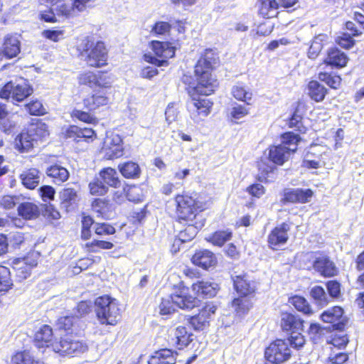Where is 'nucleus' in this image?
Segmentation results:
<instances>
[{"label": "nucleus", "instance_id": "f257e3e1", "mask_svg": "<svg viewBox=\"0 0 364 364\" xmlns=\"http://www.w3.org/2000/svg\"><path fill=\"white\" fill-rule=\"evenodd\" d=\"M217 60L215 53L212 50H206L195 66L197 82H193L192 77L186 75L182 78L183 82L189 85L188 92L192 99L188 102L187 107L191 118L196 123H199L209 114L213 105L209 100L200 98L198 95H210L218 87V82L211 74L213 66L217 63Z\"/></svg>", "mask_w": 364, "mask_h": 364}, {"label": "nucleus", "instance_id": "f03ea898", "mask_svg": "<svg viewBox=\"0 0 364 364\" xmlns=\"http://www.w3.org/2000/svg\"><path fill=\"white\" fill-rule=\"evenodd\" d=\"M300 137L293 132H287L282 135V144L270 146L266 157L258 162L260 178L266 179L276 168L275 164L282 165L289 160L291 154L297 149Z\"/></svg>", "mask_w": 364, "mask_h": 364}, {"label": "nucleus", "instance_id": "7ed1b4c3", "mask_svg": "<svg viewBox=\"0 0 364 364\" xmlns=\"http://www.w3.org/2000/svg\"><path fill=\"white\" fill-rule=\"evenodd\" d=\"M79 55L92 67H101L107 59V51L102 41L95 42L88 37L83 38L77 46Z\"/></svg>", "mask_w": 364, "mask_h": 364}, {"label": "nucleus", "instance_id": "20e7f679", "mask_svg": "<svg viewBox=\"0 0 364 364\" xmlns=\"http://www.w3.org/2000/svg\"><path fill=\"white\" fill-rule=\"evenodd\" d=\"M232 279L235 289L240 294L232 301V306L239 315L244 314L252 306L249 296L255 292V282L247 274L232 276Z\"/></svg>", "mask_w": 364, "mask_h": 364}, {"label": "nucleus", "instance_id": "39448f33", "mask_svg": "<svg viewBox=\"0 0 364 364\" xmlns=\"http://www.w3.org/2000/svg\"><path fill=\"white\" fill-rule=\"evenodd\" d=\"M188 291L187 288L183 287L171 296L163 298L159 306L160 314L162 315L170 314L176 310V307L187 310L195 307L198 301Z\"/></svg>", "mask_w": 364, "mask_h": 364}, {"label": "nucleus", "instance_id": "423d86ee", "mask_svg": "<svg viewBox=\"0 0 364 364\" xmlns=\"http://www.w3.org/2000/svg\"><path fill=\"white\" fill-rule=\"evenodd\" d=\"M49 135L47 125L39 122L32 124L26 132H22L14 141L15 149L23 153L29 151L37 144Z\"/></svg>", "mask_w": 364, "mask_h": 364}, {"label": "nucleus", "instance_id": "0eeeda50", "mask_svg": "<svg viewBox=\"0 0 364 364\" xmlns=\"http://www.w3.org/2000/svg\"><path fill=\"white\" fill-rule=\"evenodd\" d=\"M95 312L100 323L115 325L120 317V309L116 299L105 295L95 300Z\"/></svg>", "mask_w": 364, "mask_h": 364}, {"label": "nucleus", "instance_id": "6e6552de", "mask_svg": "<svg viewBox=\"0 0 364 364\" xmlns=\"http://www.w3.org/2000/svg\"><path fill=\"white\" fill-rule=\"evenodd\" d=\"M51 347L55 353L62 356H79L88 349L87 345L83 341L73 335H66L60 337L58 341L51 343Z\"/></svg>", "mask_w": 364, "mask_h": 364}, {"label": "nucleus", "instance_id": "1a4fd4ad", "mask_svg": "<svg viewBox=\"0 0 364 364\" xmlns=\"http://www.w3.org/2000/svg\"><path fill=\"white\" fill-rule=\"evenodd\" d=\"M33 89L28 81L21 78L6 84L0 92V97L3 99L11 97L14 101L21 102L31 95Z\"/></svg>", "mask_w": 364, "mask_h": 364}, {"label": "nucleus", "instance_id": "9d476101", "mask_svg": "<svg viewBox=\"0 0 364 364\" xmlns=\"http://www.w3.org/2000/svg\"><path fill=\"white\" fill-rule=\"evenodd\" d=\"M264 355L269 362L280 364L290 358L291 350L285 340L277 339L266 348Z\"/></svg>", "mask_w": 364, "mask_h": 364}, {"label": "nucleus", "instance_id": "9b49d317", "mask_svg": "<svg viewBox=\"0 0 364 364\" xmlns=\"http://www.w3.org/2000/svg\"><path fill=\"white\" fill-rule=\"evenodd\" d=\"M176 214L178 220L192 223L197 215L199 207L196 200L188 196L178 195L176 197Z\"/></svg>", "mask_w": 364, "mask_h": 364}, {"label": "nucleus", "instance_id": "f8f14e48", "mask_svg": "<svg viewBox=\"0 0 364 364\" xmlns=\"http://www.w3.org/2000/svg\"><path fill=\"white\" fill-rule=\"evenodd\" d=\"M151 47L154 54L164 59L159 60L151 54L146 53L144 55V59L147 63H150L157 66H163L167 64L166 59L171 58L175 55V49L168 42H161L159 41H153Z\"/></svg>", "mask_w": 364, "mask_h": 364}, {"label": "nucleus", "instance_id": "ddd939ff", "mask_svg": "<svg viewBox=\"0 0 364 364\" xmlns=\"http://www.w3.org/2000/svg\"><path fill=\"white\" fill-rule=\"evenodd\" d=\"M102 153L104 154L107 159H113L119 158L124 154L122 147V139L120 136L116 134H112L105 138Z\"/></svg>", "mask_w": 364, "mask_h": 364}, {"label": "nucleus", "instance_id": "4468645a", "mask_svg": "<svg viewBox=\"0 0 364 364\" xmlns=\"http://www.w3.org/2000/svg\"><path fill=\"white\" fill-rule=\"evenodd\" d=\"M217 306L213 303H207L199 313L190 318L189 323L196 331H202L209 326Z\"/></svg>", "mask_w": 364, "mask_h": 364}, {"label": "nucleus", "instance_id": "2eb2a0df", "mask_svg": "<svg viewBox=\"0 0 364 364\" xmlns=\"http://www.w3.org/2000/svg\"><path fill=\"white\" fill-rule=\"evenodd\" d=\"M314 268L324 277H333L338 272L335 264L325 255H319L314 261Z\"/></svg>", "mask_w": 364, "mask_h": 364}, {"label": "nucleus", "instance_id": "dca6fc26", "mask_svg": "<svg viewBox=\"0 0 364 364\" xmlns=\"http://www.w3.org/2000/svg\"><path fill=\"white\" fill-rule=\"evenodd\" d=\"M343 314V309L336 306L323 311L321 314V318L326 323H333V327L335 329L341 330L345 325L342 318Z\"/></svg>", "mask_w": 364, "mask_h": 364}, {"label": "nucleus", "instance_id": "f3484780", "mask_svg": "<svg viewBox=\"0 0 364 364\" xmlns=\"http://www.w3.org/2000/svg\"><path fill=\"white\" fill-rule=\"evenodd\" d=\"M289 230L290 227L286 223L274 228L268 236L269 246L274 248V247L285 244L289 238L287 232Z\"/></svg>", "mask_w": 364, "mask_h": 364}, {"label": "nucleus", "instance_id": "a211bd4d", "mask_svg": "<svg viewBox=\"0 0 364 364\" xmlns=\"http://www.w3.org/2000/svg\"><path fill=\"white\" fill-rule=\"evenodd\" d=\"M193 333L188 332L184 326H178L175 331L173 337L171 338V344L176 348L181 350L187 347L193 340Z\"/></svg>", "mask_w": 364, "mask_h": 364}, {"label": "nucleus", "instance_id": "6ab92c4d", "mask_svg": "<svg viewBox=\"0 0 364 364\" xmlns=\"http://www.w3.org/2000/svg\"><path fill=\"white\" fill-rule=\"evenodd\" d=\"M348 60V58L346 54L334 47L327 50L326 57L323 59V63L332 67L341 68L346 65Z\"/></svg>", "mask_w": 364, "mask_h": 364}, {"label": "nucleus", "instance_id": "aec40b11", "mask_svg": "<svg viewBox=\"0 0 364 364\" xmlns=\"http://www.w3.org/2000/svg\"><path fill=\"white\" fill-rule=\"evenodd\" d=\"M303 321L298 316L290 313H282L281 315V326L283 331L294 333L303 330Z\"/></svg>", "mask_w": 364, "mask_h": 364}, {"label": "nucleus", "instance_id": "412c9836", "mask_svg": "<svg viewBox=\"0 0 364 364\" xmlns=\"http://www.w3.org/2000/svg\"><path fill=\"white\" fill-rule=\"evenodd\" d=\"M191 260L194 264L205 269L215 265L216 263V258L214 254L208 250H200L196 252L192 257Z\"/></svg>", "mask_w": 364, "mask_h": 364}, {"label": "nucleus", "instance_id": "4be33fe9", "mask_svg": "<svg viewBox=\"0 0 364 364\" xmlns=\"http://www.w3.org/2000/svg\"><path fill=\"white\" fill-rule=\"evenodd\" d=\"M313 196L311 189L294 188L284 194L285 200L290 203H306Z\"/></svg>", "mask_w": 364, "mask_h": 364}, {"label": "nucleus", "instance_id": "5701e85b", "mask_svg": "<svg viewBox=\"0 0 364 364\" xmlns=\"http://www.w3.org/2000/svg\"><path fill=\"white\" fill-rule=\"evenodd\" d=\"M192 289L198 296L213 297L217 294L218 285L209 281H199L193 284Z\"/></svg>", "mask_w": 364, "mask_h": 364}, {"label": "nucleus", "instance_id": "b1692460", "mask_svg": "<svg viewBox=\"0 0 364 364\" xmlns=\"http://www.w3.org/2000/svg\"><path fill=\"white\" fill-rule=\"evenodd\" d=\"M108 97L105 95L104 91L94 90L92 95L87 97L84 100V105L89 110H95L100 106L107 105Z\"/></svg>", "mask_w": 364, "mask_h": 364}, {"label": "nucleus", "instance_id": "393cba45", "mask_svg": "<svg viewBox=\"0 0 364 364\" xmlns=\"http://www.w3.org/2000/svg\"><path fill=\"white\" fill-rule=\"evenodd\" d=\"M47 176L53 179V183L60 184L66 181L69 178V172L65 167L54 164L46 168Z\"/></svg>", "mask_w": 364, "mask_h": 364}, {"label": "nucleus", "instance_id": "a878e982", "mask_svg": "<svg viewBox=\"0 0 364 364\" xmlns=\"http://www.w3.org/2000/svg\"><path fill=\"white\" fill-rule=\"evenodd\" d=\"M52 328L48 325H43L35 334L34 344L38 348L48 347V343L52 341Z\"/></svg>", "mask_w": 364, "mask_h": 364}, {"label": "nucleus", "instance_id": "bb28decb", "mask_svg": "<svg viewBox=\"0 0 364 364\" xmlns=\"http://www.w3.org/2000/svg\"><path fill=\"white\" fill-rule=\"evenodd\" d=\"M310 296L313 303L319 308L327 306L330 302V296L326 292V289L321 286H314L310 289Z\"/></svg>", "mask_w": 364, "mask_h": 364}, {"label": "nucleus", "instance_id": "cd10ccee", "mask_svg": "<svg viewBox=\"0 0 364 364\" xmlns=\"http://www.w3.org/2000/svg\"><path fill=\"white\" fill-rule=\"evenodd\" d=\"M149 364H175L176 358L170 349H161L154 353L148 361Z\"/></svg>", "mask_w": 364, "mask_h": 364}, {"label": "nucleus", "instance_id": "c85d7f7f", "mask_svg": "<svg viewBox=\"0 0 364 364\" xmlns=\"http://www.w3.org/2000/svg\"><path fill=\"white\" fill-rule=\"evenodd\" d=\"M121 174L126 178L136 179L141 175V168L139 164L134 161H126L118 165Z\"/></svg>", "mask_w": 364, "mask_h": 364}, {"label": "nucleus", "instance_id": "c756f323", "mask_svg": "<svg viewBox=\"0 0 364 364\" xmlns=\"http://www.w3.org/2000/svg\"><path fill=\"white\" fill-rule=\"evenodd\" d=\"M259 14L264 18L275 17L279 9V3L276 0H259Z\"/></svg>", "mask_w": 364, "mask_h": 364}, {"label": "nucleus", "instance_id": "7c9ffc66", "mask_svg": "<svg viewBox=\"0 0 364 364\" xmlns=\"http://www.w3.org/2000/svg\"><path fill=\"white\" fill-rule=\"evenodd\" d=\"M22 184L28 189L36 188L40 183V173L36 168H31L21 174Z\"/></svg>", "mask_w": 364, "mask_h": 364}, {"label": "nucleus", "instance_id": "2f4dec72", "mask_svg": "<svg viewBox=\"0 0 364 364\" xmlns=\"http://www.w3.org/2000/svg\"><path fill=\"white\" fill-rule=\"evenodd\" d=\"M52 4L53 9L58 16H65L66 18L76 16V11L73 8V4H67L63 0H46Z\"/></svg>", "mask_w": 364, "mask_h": 364}, {"label": "nucleus", "instance_id": "473e14b6", "mask_svg": "<svg viewBox=\"0 0 364 364\" xmlns=\"http://www.w3.org/2000/svg\"><path fill=\"white\" fill-rule=\"evenodd\" d=\"M4 58H12L20 53V41L16 36L7 37L4 44V50H1Z\"/></svg>", "mask_w": 364, "mask_h": 364}, {"label": "nucleus", "instance_id": "72a5a7b5", "mask_svg": "<svg viewBox=\"0 0 364 364\" xmlns=\"http://www.w3.org/2000/svg\"><path fill=\"white\" fill-rule=\"evenodd\" d=\"M18 215L26 220H33L38 218L40 210L36 204L30 202L21 203L18 207Z\"/></svg>", "mask_w": 364, "mask_h": 364}, {"label": "nucleus", "instance_id": "f704fd0d", "mask_svg": "<svg viewBox=\"0 0 364 364\" xmlns=\"http://www.w3.org/2000/svg\"><path fill=\"white\" fill-rule=\"evenodd\" d=\"M28 258L18 259L14 262V269L16 272V276L20 279H26L30 275L32 267L37 264L35 262L28 263Z\"/></svg>", "mask_w": 364, "mask_h": 364}, {"label": "nucleus", "instance_id": "c9c22d12", "mask_svg": "<svg viewBox=\"0 0 364 364\" xmlns=\"http://www.w3.org/2000/svg\"><path fill=\"white\" fill-rule=\"evenodd\" d=\"M328 38V36L323 33L318 34L314 38L308 51L309 58L316 59L318 57Z\"/></svg>", "mask_w": 364, "mask_h": 364}, {"label": "nucleus", "instance_id": "e433bc0d", "mask_svg": "<svg viewBox=\"0 0 364 364\" xmlns=\"http://www.w3.org/2000/svg\"><path fill=\"white\" fill-rule=\"evenodd\" d=\"M100 176L105 185L107 184L114 188H118L121 186L118 173L116 170L112 168L109 167L104 168L100 171Z\"/></svg>", "mask_w": 364, "mask_h": 364}, {"label": "nucleus", "instance_id": "4c0bfd02", "mask_svg": "<svg viewBox=\"0 0 364 364\" xmlns=\"http://www.w3.org/2000/svg\"><path fill=\"white\" fill-rule=\"evenodd\" d=\"M60 196L62 200V203L67 208L75 205L80 200L77 191L73 188H64L60 192Z\"/></svg>", "mask_w": 364, "mask_h": 364}, {"label": "nucleus", "instance_id": "58836bf2", "mask_svg": "<svg viewBox=\"0 0 364 364\" xmlns=\"http://www.w3.org/2000/svg\"><path fill=\"white\" fill-rule=\"evenodd\" d=\"M197 233L198 228L193 224H188L183 230L180 231L178 237L174 240L173 246L192 240Z\"/></svg>", "mask_w": 364, "mask_h": 364}, {"label": "nucleus", "instance_id": "ea45409f", "mask_svg": "<svg viewBox=\"0 0 364 364\" xmlns=\"http://www.w3.org/2000/svg\"><path fill=\"white\" fill-rule=\"evenodd\" d=\"M309 95L316 102L322 101L326 95V89L317 81L312 80L308 85Z\"/></svg>", "mask_w": 364, "mask_h": 364}, {"label": "nucleus", "instance_id": "a19ab883", "mask_svg": "<svg viewBox=\"0 0 364 364\" xmlns=\"http://www.w3.org/2000/svg\"><path fill=\"white\" fill-rule=\"evenodd\" d=\"M289 302L294 306V308L302 312L306 315H311L313 313V311L307 301V300L301 296H294L289 298Z\"/></svg>", "mask_w": 364, "mask_h": 364}, {"label": "nucleus", "instance_id": "79ce46f5", "mask_svg": "<svg viewBox=\"0 0 364 364\" xmlns=\"http://www.w3.org/2000/svg\"><path fill=\"white\" fill-rule=\"evenodd\" d=\"M11 364H43V363L36 359L29 352L23 351L17 353L12 357Z\"/></svg>", "mask_w": 364, "mask_h": 364}, {"label": "nucleus", "instance_id": "37998d69", "mask_svg": "<svg viewBox=\"0 0 364 364\" xmlns=\"http://www.w3.org/2000/svg\"><path fill=\"white\" fill-rule=\"evenodd\" d=\"M232 93L237 100L245 102L247 105L250 104V101L252 99V94L247 90L244 86L240 85L234 86L232 89Z\"/></svg>", "mask_w": 364, "mask_h": 364}, {"label": "nucleus", "instance_id": "c03bdc74", "mask_svg": "<svg viewBox=\"0 0 364 364\" xmlns=\"http://www.w3.org/2000/svg\"><path fill=\"white\" fill-rule=\"evenodd\" d=\"M10 274L7 267L0 266V292L8 291L12 286Z\"/></svg>", "mask_w": 364, "mask_h": 364}, {"label": "nucleus", "instance_id": "a18cd8bd", "mask_svg": "<svg viewBox=\"0 0 364 364\" xmlns=\"http://www.w3.org/2000/svg\"><path fill=\"white\" fill-rule=\"evenodd\" d=\"M231 235L232 233L228 231H217L210 236L208 240L214 245L221 247L230 239Z\"/></svg>", "mask_w": 364, "mask_h": 364}, {"label": "nucleus", "instance_id": "49530a36", "mask_svg": "<svg viewBox=\"0 0 364 364\" xmlns=\"http://www.w3.org/2000/svg\"><path fill=\"white\" fill-rule=\"evenodd\" d=\"M113 247L114 245L110 242L98 240H94L93 241L85 244V247L87 249V251L92 252H97L100 249L110 250Z\"/></svg>", "mask_w": 364, "mask_h": 364}, {"label": "nucleus", "instance_id": "de8ad7c7", "mask_svg": "<svg viewBox=\"0 0 364 364\" xmlns=\"http://www.w3.org/2000/svg\"><path fill=\"white\" fill-rule=\"evenodd\" d=\"M326 287L328 291V296L331 301L338 299L341 296V284L336 280H330L326 283Z\"/></svg>", "mask_w": 364, "mask_h": 364}, {"label": "nucleus", "instance_id": "09e8293b", "mask_svg": "<svg viewBox=\"0 0 364 364\" xmlns=\"http://www.w3.org/2000/svg\"><path fill=\"white\" fill-rule=\"evenodd\" d=\"M90 191L92 195L102 196L105 194L108 190V187L103 181L100 178H95L89 184Z\"/></svg>", "mask_w": 364, "mask_h": 364}, {"label": "nucleus", "instance_id": "8fccbe9b", "mask_svg": "<svg viewBox=\"0 0 364 364\" xmlns=\"http://www.w3.org/2000/svg\"><path fill=\"white\" fill-rule=\"evenodd\" d=\"M318 79L334 89L338 87L341 80L338 75H332L328 73H320L318 74Z\"/></svg>", "mask_w": 364, "mask_h": 364}, {"label": "nucleus", "instance_id": "3c124183", "mask_svg": "<svg viewBox=\"0 0 364 364\" xmlns=\"http://www.w3.org/2000/svg\"><path fill=\"white\" fill-rule=\"evenodd\" d=\"M289 343V347L299 349L304 344L305 340L300 331H295L290 333L288 339L285 340Z\"/></svg>", "mask_w": 364, "mask_h": 364}, {"label": "nucleus", "instance_id": "603ef678", "mask_svg": "<svg viewBox=\"0 0 364 364\" xmlns=\"http://www.w3.org/2000/svg\"><path fill=\"white\" fill-rule=\"evenodd\" d=\"M171 27L170 23L168 22L158 21L153 26L151 33L156 36H166L169 33Z\"/></svg>", "mask_w": 364, "mask_h": 364}, {"label": "nucleus", "instance_id": "864d4df0", "mask_svg": "<svg viewBox=\"0 0 364 364\" xmlns=\"http://www.w3.org/2000/svg\"><path fill=\"white\" fill-rule=\"evenodd\" d=\"M308 333L310 339L314 343H316L320 341L322 336L324 335V329L318 324L311 323L309 326Z\"/></svg>", "mask_w": 364, "mask_h": 364}, {"label": "nucleus", "instance_id": "5fc2aeb1", "mask_svg": "<svg viewBox=\"0 0 364 364\" xmlns=\"http://www.w3.org/2000/svg\"><path fill=\"white\" fill-rule=\"evenodd\" d=\"M302 116L299 113V109H296L294 112L291 117L289 119V127L291 128H294L296 130L300 132H304L305 128L303 126L302 122Z\"/></svg>", "mask_w": 364, "mask_h": 364}, {"label": "nucleus", "instance_id": "6e6d98bb", "mask_svg": "<svg viewBox=\"0 0 364 364\" xmlns=\"http://www.w3.org/2000/svg\"><path fill=\"white\" fill-rule=\"evenodd\" d=\"M26 111L31 115H43L45 113V109L40 101H33L24 105Z\"/></svg>", "mask_w": 364, "mask_h": 364}, {"label": "nucleus", "instance_id": "4d7b16f0", "mask_svg": "<svg viewBox=\"0 0 364 364\" xmlns=\"http://www.w3.org/2000/svg\"><path fill=\"white\" fill-rule=\"evenodd\" d=\"M95 232L98 235H108L115 233V228L111 225L102 223H96L94 226Z\"/></svg>", "mask_w": 364, "mask_h": 364}, {"label": "nucleus", "instance_id": "13d9d810", "mask_svg": "<svg viewBox=\"0 0 364 364\" xmlns=\"http://www.w3.org/2000/svg\"><path fill=\"white\" fill-rule=\"evenodd\" d=\"M352 36H353L349 33H343L336 38V42L342 48L348 49L355 44V41L353 39Z\"/></svg>", "mask_w": 364, "mask_h": 364}, {"label": "nucleus", "instance_id": "bf43d9fd", "mask_svg": "<svg viewBox=\"0 0 364 364\" xmlns=\"http://www.w3.org/2000/svg\"><path fill=\"white\" fill-rule=\"evenodd\" d=\"M18 202L19 198L17 196H4L0 200V207L9 210L14 208Z\"/></svg>", "mask_w": 364, "mask_h": 364}, {"label": "nucleus", "instance_id": "052dcab7", "mask_svg": "<svg viewBox=\"0 0 364 364\" xmlns=\"http://www.w3.org/2000/svg\"><path fill=\"white\" fill-rule=\"evenodd\" d=\"M41 196L44 202L51 200L55 196V189L50 186H43L39 188Z\"/></svg>", "mask_w": 364, "mask_h": 364}, {"label": "nucleus", "instance_id": "680f3d73", "mask_svg": "<svg viewBox=\"0 0 364 364\" xmlns=\"http://www.w3.org/2000/svg\"><path fill=\"white\" fill-rule=\"evenodd\" d=\"M249 112V109L245 105H235L231 110V116L237 119H239L246 116Z\"/></svg>", "mask_w": 364, "mask_h": 364}, {"label": "nucleus", "instance_id": "e2e57ef3", "mask_svg": "<svg viewBox=\"0 0 364 364\" xmlns=\"http://www.w3.org/2000/svg\"><path fill=\"white\" fill-rule=\"evenodd\" d=\"M96 87H109L111 85V80L109 76L107 73H98L96 74Z\"/></svg>", "mask_w": 364, "mask_h": 364}, {"label": "nucleus", "instance_id": "0e129e2a", "mask_svg": "<svg viewBox=\"0 0 364 364\" xmlns=\"http://www.w3.org/2000/svg\"><path fill=\"white\" fill-rule=\"evenodd\" d=\"M80 82L88 85L90 87H96V74L93 73H87L80 77Z\"/></svg>", "mask_w": 364, "mask_h": 364}, {"label": "nucleus", "instance_id": "69168bd1", "mask_svg": "<svg viewBox=\"0 0 364 364\" xmlns=\"http://www.w3.org/2000/svg\"><path fill=\"white\" fill-rule=\"evenodd\" d=\"M15 126V122L10 119L5 118L0 121V130L6 134H11Z\"/></svg>", "mask_w": 364, "mask_h": 364}, {"label": "nucleus", "instance_id": "338daca9", "mask_svg": "<svg viewBox=\"0 0 364 364\" xmlns=\"http://www.w3.org/2000/svg\"><path fill=\"white\" fill-rule=\"evenodd\" d=\"M72 116L87 123H90L92 122V120H94L92 116H91L88 112H83L79 109H74L73 111Z\"/></svg>", "mask_w": 364, "mask_h": 364}, {"label": "nucleus", "instance_id": "774afa93", "mask_svg": "<svg viewBox=\"0 0 364 364\" xmlns=\"http://www.w3.org/2000/svg\"><path fill=\"white\" fill-rule=\"evenodd\" d=\"M73 324V318L70 316H64L58 319V326L60 329L68 331Z\"/></svg>", "mask_w": 364, "mask_h": 364}]
</instances>
